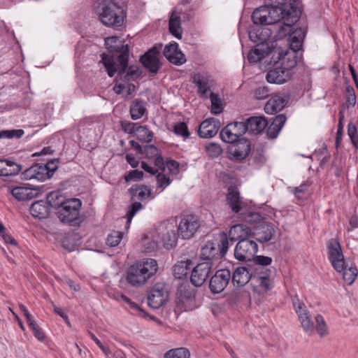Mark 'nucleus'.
I'll return each instance as SVG.
<instances>
[{
    "instance_id": "obj_1",
    "label": "nucleus",
    "mask_w": 358,
    "mask_h": 358,
    "mask_svg": "<svg viewBox=\"0 0 358 358\" xmlns=\"http://www.w3.org/2000/svg\"><path fill=\"white\" fill-rule=\"evenodd\" d=\"M273 259L270 257L256 255L248 264L253 274L254 292L264 294L273 287L272 276L275 274L274 267L268 268Z\"/></svg>"
},
{
    "instance_id": "obj_2",
    "label": "nucleus",
    "mask_w": 358,
    "mask_h": 358,
    "mask_svg": "<svg viewBox=\"0 0 358 358\" xmlns=\"http://www.w3.org/2000/svg\"><path fill=\"white\" fill-rule=\"evenodd\" d=\"M296 0H282L275 4L267 5L270 24H275L283 20L280 25V29H289L291 24L297 22L301 14V11L296 5Z\"/></svg>"
},
{
    "instance_id": "obj_3",
    "label": "nucleus",
    "mask_w": 358,
    "mask_h": 358,
    "mask_svg": "<svg viewBox=\"0 0 358 358\" xmlns=\"http://www.w3.org/2000/svg\"><path fill=\"white\" fill-rule=\"evenodd\" d=\"M96 8L99 20L103 25L115 29L123 27L126 13L116 0H99Z\"/></svg>"
},
{
    "instance_id": "obj_4",
    "label": "nucleus",
    "mask_w": 358,
    "mask_h": 358,
    "mask_svg": "<svg viewBox=\"0 0 358 358\" xmlns=\"http://www.w3.org/2000/svg\"><path fill=\"white\" fill-rule=\"evenodd\" d=\"M157 270L158 264L155 259H144L128 268L126 279L131 285L139 287L155 275Z\"/></svg>"
},
{
    "instance_id": "obj_5",
    "label": "nucleus",
    "mask_w": 358,
    "mask_h": 358,
    "mask_svg": "<svg viewBox=\"0 0 358 358\" xmlns=\"http://www.w3.org/2000/svg\"><path fill=\"white\" fill-rule=\"evenodd\" d=\"M293 305L298 315L301 325L305 332L309 335H312L317 331L321 337H324L328 334L326 322L321 315L317 314L315 317L316 322L315 325L312 316L304 303L296 299L294 300Z\"/></svg>"
},
{
    "instance_id": "obj_6",
    "label": "nucleus",
    "mask_w": 358,
    "mask_h": 358,
    "mask_svg": "<svg viewBox=\"0 0 358 358\" xmlns=\"http://www.w3.org/2000/svg\"><path fill=\"white\" fill-rule=\"evenodd\" d=\"M129 56H127V62L123 65H121L120 62L114 63L111 57H107L105 58L104 67L108 75L110 78L117 75V79L124 83L135 81L141 78L142 71L138 65L131 64L129 66Z\"/></svg>"
},
{
    "instance_id": "obj_7",
    "label": "nucleus",
    "mask_w": 358,
    "mask_h": 358,
    "mask_svg": "<svg viewBox=\"0 0 358 358\" xmlns=\"http://www.w3.org/2000/svg\"><path fill=\"white\" fill-rule=\"evenodd\" d=\"M81 206L80 199H69L55 213L61 222L73 227H79L84 221V217L80 215Z\"/></svg>"
},
{
    "instance_id": "obj_8",
    "label": "nucleus",
    "mask_w": 358,
    "mask_h": 358,
    "mask_svg": "<svg viewBox=\"0 0 358 358\" xmlns=\"http://www.w3.org/2000/svg\"><path fill=\"white\" fill-rule=\"evenodd\" d=\"M105 45L107 50L112 53L111 55L106 53L101 55V62L104 65V59L108 57L113 58V62H120L121 65L126 64L127 56H129V46L124 44V41L118 36H110L105 38Z\"/></svg>"
},
{
    "instance_id": "obj_9",
    "label": "nucleus",
    "mask_w": 358,
    "mask_h": 358,
    "mask_svg": "<svg viewBox=\"0 0 358 358\" xmlns=\"http://www.w3.org/2000/svg\"><path fill=\"white\" fill-rule=\"evenodd\" d=\"M59 158L50 159L46 164H35L22 173V178L24 180L36 179L45 181L52 177L58 169Z\"/></svg>"
},
{
    "instance_id": "obj_10",
    "label": "nucleus",
    "mask_w": 358,
    "mask_h": 358,
    "mask_svg": "<svg viewBox=\"0 0 358 358\" xmlns=\"http://www.w3.org/2000/svg\"><path fill=\"white\" fill-rule=\"evenodd\" d=\"M229 248V239L227 234L222 232L219 243L208 242L202 247L201 250V260L203 262H210L218 260L224 257Z\"/></svg>"
},
{
    "instance_id": "obj_11",
    "label": "nucleus",
    "mask_w": 358,
    "mask_h": 358,
    "mask_svg": "<svg viewBox=\"0 0 358 358\" xmlns=\"http://www.w3.org/2000/svg\"><path fill=\"white\" fill-rule=\"evenodd\" d=\"M258 251L257 241L252 237L239 240L234 249V257L239 262H251Z\"/></svg>"
},
{
    "instance_id": "obj_12",
    "label": "nucleus",
    "mask_w": 358,
    "mask_h": 358,
    "mask_svg": "<svg viewBox=\"0 0 358 358\" xmlns=\"http://www.w3.org/2000/svg\"><path fill=\"white\" fill-rule=\"evenodd\" d=\"M194 289L189 285L188 280L185 282H178L176 296V303L180 310L187 311L192 308V305L195 301Z\"/></svg>"
},
{
    "instance_id": "obj_13",
    "label": "nucleus",
    "mask_w": 358,
    "mask_h": 358,
    "mask_svg": "<svg viewBox=\"0 0 358 358\" xmlns=\"http://www.w3.org/2000/svg\"><path fill=\"white\" fill-rule=\"evenodd\" d=\"M162 47V44L155 45L141 55L139 59V62L143 66L153 75L157 74L162 67V62L159 59Z\"/></svg>"
},
{
    "instance_id": "obj_14",
    "label": "nucleus",
    "mask_w": 358,
    "mask_h": 358,
    "mask_svg": "<svg viewBox=\"0 0 358 358\" xmlns=\"http://www.w3.org/2000/svg\"><path fill=\"white\" fill-rule=\"evenodd\" d=\"M147 298L150 307L154 309L159 308L168 300L169 286L162 282L156 283L149 291Z\"/></svg>"
},
{
    "instance_id": "obj_15",
    "label": "nucleus",
    "mask_w": 358,
    "mask_h": 358,
    "mask_svg": "<svg viewBox=\"0 0 358 358\" xmlns=\"http://www.w3.org/2000/svg\"><path fill=\"white\" fill-rule=\"evenodd\" d=\"M158 238L163 243L164 248L171 249L176 245L177 240L180 236L172 223L162 222L157 229Z\"/></svg>"
},
{
    "instance_id": "obj_16",
    "label": "nucleus",
    "mask_w": 358,
    "mask_h": 358,
    "mask_svg": "<svg viewBox=\"0 0 358 358\" xmlns=\"http://www.w3.org/2000/svg\"><path fill=\"white\" fill-rule=\"evenodd\" d=\"M328 259L333 268L337 272L343 270L344 255L340 243L335 238H331L327 243Z\"/></svg>"
},
{
    "instance_id": "obj_17",
    "label": "nucleus",
    "mask_w": 358,
    "mask_h": 358,
    "mask_svg": "<svg viewBox=\"0 0 358 358\" xmlns=\"http://www.w3.org/2000/svg\"><path fill=\"white\" fill-rule=\"evenodd\" d=\"M200 227L197 216L187 215L183 217L177 227V231L182 239L191 238Z\"/></svg>"
},
{
    "instance_id": "obj_18",
    "label": "nucleus",
    "mask_w": 358,
    "mask_h": 358,
    "mask_svg": "<svg viewBox=\"0 0 358 358\" xmlns=\"http://www.w3.org/2000/svg\"><path fill=\"white\" fill-rule=\"evenodd\" d=\"M231 275L229 269H220L210 278L209 288L213 294L221 293L229 285Z\"/></svg>"
},
{
    "instance_id": "obj_19",
    "label": "nucleus",
    "mask_w": 358,
    "mask_h": 358,
    "mask_svg": "<svg viewBox=\"0 0 358 358\" xmlns=\"http://www.w3.org/2000/svg\"><path fill=\"white\" fill-rule=\"evenodd\" d=\"M213 264L210 262H199L194 266L189 277L191 283L196 287L202 286L208 279L211 271Z\"/></svg>"
},
{
    "instance_id": "obj_20",
    "label": "nucleus",
    "mask_w": 358,
    "mask_h": 358,
    "mask_svg": "<svg viewBox=\"0 0 358 358\" xmlns=\"http://www.w3.org/2000/svg\"><path fill=\"white\" fill-rule=\"evenodd\" d=\"M251 151L250 141L246 138L237 139L228 146V152L237 161L245 159Z\"/></svg>"
},
{
    "instance_id": "obj_21",
    "label": "nucleus",
    "mask_w": 358,
    "mask_h": 358,
    "mask_svg": "<svg viewBox=\"0 0 358 358\" xmlns=\"http://www.w3.org/2000/svg\"><path fill=\"white\" fill-rule=\"evenodd\" d=\"M275 234L274 227L265 221L252 228V237L259 243H266L271 240Z\"/></svg>"
},
{
    "instance_id": "obj_22",
    "label": "nucleus",
    "mask_w": 358,
    "mask_h": 358,
    "mask_svg": "<svg viewBox=\"0 0 358 358\" xmlns=\"http://www.w3.org/2000/svg\"><path fill=\"white\" fill-rule=\"evenodd\" d=\"M231 282L234 286L241 287L251 281V285L254 288L253 274L248 264L245 266L237 267L231 275Z\"/></svg>"
},
{
    "instance_id": "obj_23",
    "label": "nucleus",
    "mask_w": 358,
    "mask_h": 358,
    "mask_svg": "<svg viewBox=\"0 0 358 358\" xmlns=\"http://www.w3.org/2000/svg\"><path fill=\"white\" fill-rule=\"evenodd\" d=\"M163 55L169 62L176 66L182 65L187 61L185 55L179 49L176 42L165 45Z\"/></svg>"
},
{
    "instance_id": "obj_24",
    "label": "nucleus",
    "mask_w": 358,
    "mask_h": 358,
    "mask_svg": "<svg viewBox=\"0 0 358 358\" xmlns=\"http://www.w3.org/2000/svg\"><path fill=\"white\" fill-rule=\"evenodd\" d=\"M289 95L275 94L271 96L264 106V110L268 114H273L282 110L287 104Z\"/></svg>"
},
{
    "instance_id": "obj_25",
    "label": "nucleus",
    "mask_w": 358,
    "mask_h": 358,
    "mask_svg": "<svg viewBox=\"0 0 358 358\" xmlns=\"http://www.w3.org/2000/svg\"><path fill=\"white\" fill-rule=\"evenodd\" d=\"M183 14V9L180 6H176L171 11L169 20V32L178 39L182 38V27L180 15Z\"/></svg>"
},
{
    "instance_id": "obj_26",
    "label": "nucleus",
    "mask_w": 358,
    "mask_h": 358,
    "mask_svg": "<svg viewBox=\"0 0 358 358\" xmlns=\"http://www.w3.org/2000/svg\"><path fill=\"white\" fill-rule=\"evenodd\" d=\"M220 129L219 120L211 117L203 120L199 125L198 135L202 138L215 136Z\"/></svg>"
},
{
    "instance_id": "obj_27",
    "label": "nucleus",
    "mask_w": 358,
    "mask_h": 358,
    "mask_svg": "<svg viewBox=\"0 0 358 358\" xmlns=\"http://www.w3.org/2000/svg\"><path fill=\"white\" fill-rule=\"evenodd\" d=\"M247 132L250 134H261L268 126V120L262 116H252L245 120Z\"/></svg>"
},
{
    "instance_id": "obj_28",
    "label": "nucleus",
    "mask_w": 358,
    "mask_h": 358,
    "mask_svg": "<svg viewBox=\"0 0 358 358\" xmlns=\"http://www.w3.org/2000/svg\"><path fill=\"white\" fill-rule=\"evenodd\" d=\"M292 73L286 71L282 66H276L268 71L266 74V80L269 83L282 84L290 79Z\"/></svg>"
},
{
    "instance_id": "obj_29",
    "label": "nucleus",
    "mask_w": 358,
    "mask_h": 358,
    "mask_svg": "<svg viewBox=\"0 0 358 358\" xmlns=\"http://www.w3.org/2000/svg\"><path fill=\"white\" fill-rule=\"evenodd\" d=\"M252 237V228L243 224L232 226L229 231V238L231 242Z\"/></svg>"
},
{
    "instance_id": "obj_30",
    "label": "nucleus",
    "mask_w": 358,
    "mask_h": 358,
    "mask_svg": "<svg viewBox=\"0 0 358 358\" xmlns=\"http://www.w3.org/2000/svg\"><path fill=\"white\" fill-rule=\"evenodd\" d=\"M287 117L285 114H279L276 115L266 130V136L270 139H275L278 137L280 131L283 127Z\"/></svg>"
},
{
    "instance_id": "obj_31",
    "label": "nucleus",
    "mask_w": 358,
    "mask_h": 358,
    "mask_svg": "<svg viewBox=\"0 0 358 358\" xmlns=\"http://www.w3.org/2000/svg\"><path fill=\"white\" fill-rule=\"evenodd\" d=\"M298 52L287 48L283 49L280 66L289 71L297 65Z\"/></svg>"
},
{
    "instance_id": "obj_32",
    "label": "nucleus",
    "mask_w": 358,
    "mask_h": 358,
    "mask_svg": "<svg viewBox=\"0 0 358 358\" xmlns=\"http://www.w3.org/2000/svg\"><path fill=\"white\" fill-rule=\"evenodd\" d=\"M11 194L18 201H28L38 195V189L27 187H15L11 189Z\"/></svg>"
},
{
    "instance_id": "obj_33",
    "label": "nucleus",
    "mask_w": 358,
    "mask_h": 358,
    "mask_svg": "<svg viewBox=\"0 0 358 358\" xmlns=\"http://www.w3.org/2000/svg\"><path fill=\"white\" fill-rule=\"evenodd\" d=\"M50 210H51L48 206L47 201L38 200L34 202L30 207L31 215L39 220L46 218L48 217Z\"/></svg>"
},
{
    "instance_id": "obj_34",
    "label": "nucleus",
    "mask_w": 358,
    "mask_h": 358,
    "mask_svg": "<svg viewBox=\"0 0 358 358\" xmlns=\"http://www.w3.org/2000/svg\"><path fill=\"white\" fill-rule=\"evenodd\" d=\"M227 202L233 212L239 213L242 210L240 193L238 189L233 186H230L228 188Z\"/></svg>"
},
{
    "instance_id": "obj_35",
    "label": "nucleus",
    "mask_w": 358,
    "mask_h": 358,
    "mask_svg": "<svg viewBox=\"0 0 358 358\" xmlns=\"http://www.w3.org/2000/svg\"><path fill=\"white\" fill-rule=\"evenodd\" d=\"M192 82L198 87V95L201 98H207V93L210 90L208 77L202 73H197L192 76Z\"/></svg>"
},
{
    "instance_id": "obj_36",
    "label": "nucleus",
    "mask_w": 358,
    "mask_h": 358,
    "mask_svg": "<svg viewBox=\"0 0 358 358\" xmlns=\"http://www.w3.org/2000/svg\"><path fill=\"white\" fill-rule=\"evenodd\" d=\"M192 262L191 260L181 261L176 264L173 268V275L176 278L185 282L188 280L189 272L191 269Z\"/></svg>"
},
{
    "instance_id": "obj_37",
    "label": "nucleus",
    "mask_w": 358,
    "mask_h": 358,
    "mask_svg": "<svg viewBox=\"0 0 358 358\" xmlns=\"http://www.w3.org/2000/svg\"><path fill=\"white\" fill-rule=\"evenodd\" d=\"M269 13L267 6H260L253 11L251 15L252 21L256 25H269V20H271V18L268 17Z\"/></svg>"
},
{
    "instance_id": "obj_38",
    "label": "nucleus",
    "mask_w": 358,
    "mask_h": 358,
    "mask_svg": "<svg viewBox=\"0 0 358 358\" xmlns=\"http://www.w3.org/2000/svg\"><path fill=\"white\" fill-rule=\"evenodd\" d=\"M69 199H66L58 191L50 192L46 197V201L51 210L55 213L62 205L66 203Z\"/></svg>"
},
{
    "instance_id": "obj_39",
    "label": "nucleus",
    "mask_w": 358,
    "mask_h": 358,
    "mask_svg": "<svg viewBox=\"0 0 358 358\" xmlns=\"http://www.w3.org/2000/svg\"><path fill=\"white\" fill-rule=\"evenodd\" d=\"M128 192L131 196V200H134L136 197L141 199V200H143L146 197L151 196L150 189L145 185H133L128 189Z\"/></svg>"
},
{
    "instance_id": "obj_40",
    "label": "nucleus",
    "mask_w": 358,
    "mask_h": 358,
    "mask_svg": "<svg viewBox=\"0 0 358 358\" xmlns=\"http://www.w3.org/2000/svg\"><path fill=\"white\" fill-rule=\"evenodd\" d=\"M145 101L141 99H134L130 106L129 113L131 117L134 120H136L142 117L144 114L147 113V109L145 106Z\"/></svg>"
},
{
    "instance_id": "obj_41",
    "label": "nucleus",
    "mask_w": 358,
    "mask_h": 358,
    "mask_svg": "<svg viewBox=\"0 0 358 358\" xmlns=\"http://www.w3.org/2000/svg\"><path fill=\"white\" fill-rule=\"evenodd\" d=\"M268 50V44H257L248 55V60L250 63H257L265 59L264 50Z\"/></svg>"
},
{
    "instance_id": "obj_42",
    "label": "nucleus",
    "mask_w": 358,
    "mask_h": 358,
    "mask_svg": "<svg viewBox=\"0 0 358 358\" xmlns=\"http://www.w3.org/2000/svg\"><path fill=\"white\" fill-rule=\"evenodd\" d=\"M283 49L279 46H270L268 44V50H264V57L267 58L271 57L270 63H273V65H277L279 62H281L282 56Z\"/></svg>"
},
{
    "instance_id": "obj_43",
    "label": "nucleus",
    "mask_w": 358,
    "mask_h": 358,
    "mask_svg": "<svg viewBox=\"0 0 358 358\" xmlns=\"http://www.w3.org/2000/svg\"><path fill=\"white\" fill-rule=\"evenodd\" d=\"M268 34H264L263 30L259 27H250L248 30V36L250 40L257 44H268L266 43Z\"/></svg>"
},
{
    "instance_id": "obj_44",
    "label": "nucleus",
    "mask_w": 358,
    "mask_h": 358,
    "mask_svg": "<svg viewBox=\"0 0 358 358\" xmlns=\"http://www.w3.org/2000/svg\"><path fill=\"white\" fill-rule=\"evenodd\" d=\"M241 219L247 224L252 226V228L264 222L265 220L262 215L257 212H247L246 213H239Z\"/></svg>"
},
{
    "instance_id": "obj_45",
    "label": "nucleus",
    "mask_w": 358,
    "mask_h": 358,
    "mask_svg": "<svg viewBox=\"0 0 358 358\" xmlns=\"http://www.w3.org/2000/svg\"><path fill=\"white\" fill-rule=\"evenodd\" d=\"M343 270L341 271L343 280L348 285H351L355 282L357 275L358 270L355 266H348V264L345 262L343 265Z\"/></svg>"
},
{
    "instance_id": "obj_46",
    "label": "nucleus",
    "mask_w": 358,
    "mask_h": 358,
    "mask_svg": "<svg viewBox=\"0 0 358 358\" xmlns=\"http://www.w3.org/2000/svg\"><path fill=\"white\" fill-rule=\"evenodd\" d=\"M296 22H294L291 24V28L289 29H280V33L281 35L286 36L287 35L289 36H294L297 38H299V39H304L306 34V27H298L296 24Z\"/></svg>"
},
{
    "instance_id": "obj_47",
    "label": "nucleus",
    "mask_w": 358,
    "mask_h": 358,
    "mask_svg": "<svg viewBox=\"0 0 358 358\" xmlns=\"http://www.w3.org/2000/svg\"><path fill=\"white\" fill-rule=\"evenodd\" d=\"M138 140L143 142L150 143L152 141L154 134L150 131L147 126L138 125L134 134Z\"/></svg>"
},
{
    "instance_id": "obj_48",
    "label": "nucleus",
    "mask_w": 358,
    "mask_h": 358,
    "mask_svg": "<svg viewBox=\"0 0 358 358\" xmlns=\"http://www.w3.org/2000/svg\"><path fill=\"white\" fill-rule=\"evenodd\" d=\"M345 103H343L339 111H342L344 115L346 108L350 106H355L356 104V95L353 87L348 85L345 88Z\"/></svg>"
},
{
    "instance_id": "obj_49",
    "label": "nucleus",
    "mask_w": 358,
    "mask_h": 358,
    "mask_svg": "<svg viewBox=\"0 0 358 358\" xmlns=\"http://www.w3.org/2000/svg\"><path fill=\"white\" fill-rule=\"evenodd\" d=\"M250 157L249 160L256 166H261L265 162V157L264 155V149L262 146H259L257 148H253L250 151Z\"/></svg>"
},
{
    "instance_id": "obj_50",
    "label": "nucleus",
    "mask_w": 358,
    "mask_h": 358,
    "mask_svg": "<svg viewBox=\"0 0 358 358\" xmlns=\"http://www.w3.org/2000/svg\"><path fill=\"white\" fill-rule=\"evenodd\" d=\"M190 353L188 349L180 348L172 349L166 352L164 358H189Z\"/></svg>"
},
{
    "instance_id": "obj_51",
    "label": "nucleus",
    "mask_w": 358,
    "mask_h": 358,
    "mask_svg": "<svg viewBox=\"0 0 358 358\" xmlns=\"http://www.w3.org/2000/svg\"><path fill=\"white\" fill-rule=\"evenodd\" d=\"M231 126H229V124H227L220 131V138L221 139L225 142L229 143V145H231L234 141H236L237 139H238L236 134L233 132L232 129H231Z\"/></svg>"
},
{
    "instance_id": "obj_52",
    "label": "nucleus",
    "mask_w": 358,
    "mask_h": 358,
    "mask_svg": "<svg viewBox=\"0 0 358 358\" xmlns=\"http://www.w3.org/2000/svg\"><path fill=\"white\" fill-rule=\"evenodd\" d=\"M210 99L211 101L210 112L215 115H218L222 113L223 110V106L222 104V100L219 97L218 94L210 92Z\"/></svg>"
},
{
    "instance_id": "obj_53",
    "label": "nucleus",
    "mask_w": 358,
    "mask_h": 358,
    "mask_svg": "<svg viewBox=\"0 0 358 358\" xmlns=\"http://www.w3.org/2000/svg\"><path fill=\"white\" fill-rule=\"evenodd\" d=\"M173 131L176 135L182 136L184 139L188 138L190 136L187 125L184 122L176 123Z\"/></svg>"
},
{
    "instance_id": "obj_54",
    "label": "nucleus",
    "mask_w": 358,
    "mask_h": 358,
    "mask_svg": "<svg viewBox=\"0 0 358 358\" xmlns=\"http://www.w3.org/2000/svg\"><path fill=\"white\" fill-rule=\"evenodd\" d=\"M233 132L238 138H243L242 136L247 132V127L244 122H234L229 124Z\"/></svg>"
},
{
    "instance_id": "obj_55",
    "label": "nucleus",
    "mask_w": 358,
    "mask_h": 358,
    "mask_svg": "<svg viewBox=\"0 0 358 358\" xmlns=\"http://www.w3.org/2000/svg\"><path fill=\"white\" fill-rule=\"evenodd\" d=\"M143 208V205L140 202L135 201L132 203L130 206L128 207V210L127 213V224L126 227L128 228L129 226V224L133 218V217L136 215V213L140 210Z\"/></svg>"
},
{
    "instance_id": "obj_56",
    "label": "nucleus",
    "mask_w": 358,
    "mask_h": 358,
    "mask_svg": "<svg viewBox=\"0 0 358 358\" xmlns=\"http://www.w3.org/2000/svg\"><path fill=\"white\" fill-rule=\"evenodd\" d=\"M348 134L355 148L358 149V131L356 126L352 122L348 124Z\"/></svg>"
},
{
    "instance_id": "obj_57",
    "label": "nucleus",
    "mask_w": 358,
    "mask_h": 358,
    "mask_svg": "<svg viewBox=\"0 0 358 358\" xmlns=\"http://www.w3.org/2000/svg\"><path fill=\"white\" fill-rule=\"evenodd\" d=\"M338 129L336 136V146L338 148L339 144L342 141V136L343 134V122L345 119V115L343 114L342 111H339L338 113Z\"/></svg>"
},
{
    "instance_id": "obj_58",
    "label": "nucleus",
    "mask_w": 358,
    "mask_h": 358,
    "mask_svg": "<svg viewBox=\"0 0 358 358\" xmlns=\"http://www.w3.org/2000/svg\"><path fill=\"white\" fill-rule=\"evenodd\" d=\"M122 237V232L113 231L107 238V244L110 247H115L120 243Z\"/></svg>"
},
{
    "instance_id": "obj_59",
    "label": "nucleus",
    "mask_w": 358,
    "mask_h": 358,
    "mask_svg": "<svg viewBox=\"0 0 358 358\" xmlns=\"http://www.w3.org/2000/svg\"><path fill=\"white\" fill-rule=\"evenodd\" d=\"M10 162H8L6 166V171L8 172L5 176H12L17 175L22 170V166L17 163L9 159Z\"/></svg>"
},
{
    "instance_id": "obj_60",
    "label": "nucleus",
    "mask_w": 358,
    "mask_h": 358,
    "mask_svg": "<svg viewBox=\"0 0 358 358\" xmlns=\"http://www.w3.org/2000/svg\"><path fill=\"white\" fill-rule=\"evenodd\" d=\"M144 173L142 171L132 170L124 176V180L128 182L131 180L140 181L143 179Z\"/></svg>"
},
{
    "instance_id": "obj_61",
    "label": "nucleus",
    "mask_w": 358,
    "mask_h": 358,
    "mask_svg": "<svg viewBox=\"0 0 358 358\" xmlns=\"http://www.w3.org/2000/svg\"><path fill=\"white\" fill-rule=\"evenodd\" d=\"M120 126L123 131L134 135L135 134L136 129L138 127V124L126 120H122L120 121Z\"/></svg>"
},
{
    "instance_id": "obj_62",
    "label": "nucleus",
    "mask_w": 358,
    "mask_h": 358,
    "mask_svg": "<svg viewBox=\"0 0 358 358\" xmlns=\"http://www.w3.org/2000/svg\"><path fill=\"white\" fill-rule=\"evenodd\" d=\"M206 148L209 156H210L213 158L219 157L222 152V149L221 148V147L216 143H210L206 147Z\"/></svg>"
},
{
    "instance_id": "obj_63",
    "label": "nucleus",
    "mask_w": 358,
    "mask_h": 358,
    "mask_svg": "<svg viewBox=\"0 0 358 358\" xmlns=\"http://www.w3.org/2000/svg\"><path fill=\"white\" fill-rule=\"evenodd\" d=\"M30 329L33 331L34 336L39 341H43L45 340V334L43 330L38 327V325L34 320L33 322L28 324Z\"/></svg>"
},
{
    "instance_id": "obj_64",
    "label": "nucleus",
    "mask_w": 358,
    "mask_h": 358,
    "mask_svg": "<svg viewBox=\"0 0 358 358\" xmlns=\"http://www.w3.org/2000/svg\"><path fill=\"white\" fill-rule=\"evenodd\" d=\"M289 50H296L298 52L302 47L303 39H299L294 36H289Z\"/></svg>"
}]
</instances>
